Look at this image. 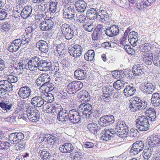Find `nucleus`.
I'll return each instance as SVG.
<instances>
[{"label":"nucleus","mask_w":160,"mask_h":160,"mask_svg":"<svg viewBox=\"0 0 160 160\" xmlns=\"http://www.w3.org/2000/svg\"><path fill=\"white\" fill-rule=\"evenodd\" d=\"M15 144L16 149L17 150H22L25 148V143L22 141H18Z\"/></svg>","instance_id":"obj_55"},{"label":"nucleus","mask_w":160,"mask_h":160,"mask_svg":"<svg viewBox=\"0 0 160 160\" xmlns=\"http://www.w3.org/2000/svg\"><path fill=\"white\" fill-rule=\"evenodd\" d=\"M42 59L39 57L35 56L31 58L29 60L28 64V67L31 71L37 70L39 67V64Z\"/></svg>","instance_id":"obj_10"},{"label":"nucleus","mask_w":160,"mask_h":160,"mask_svg":"<svg viewBox=\"0 0 160 160\" xmlns=\"http://www.w3.org/2000/svg\"><path fill=\"white\" fill-rule=\"evenodd\" d=\"M87 4L83 0H78L75 3V8L77 11L83 12L85 10Z\"/></svg>","instance_id":"obj_27"},{"label":"nucleus","mask_w":160,"mask_h":160,"mask_svg":"<svg viewBox=\"0 0 160 160\" xmlns=\"http://www.w3.org/2000/svg\"><path fill=\"white\" fill-rule=\"evenodd\" d=\"M32 12V8L31 6H26L22 9L20 15L23 18L26 19L31 16Z\"/></svg>","instance_id":"obj_29"},{"label":"nucleus","mask_w":160,"mask_h":160,"mask_svg":"<svg viewBox=\"0 0 160 160\" xmlns=\"http://www.w3.org/2000/svg\"><path fill=\"white\" fill-rule=\"evenodd\" d=\"M7 15L6 10L0 8V20H4L7 17Z\"/></svg>","instance_id":"obj_63"},{"label":"nucleus","mask_w":160,"mask_h":160,"mask_svg":"<svg viewBox=\"0 0 160 160\" xmlns=\"http://www.w3.org/2000/svg\"><path fill=\"white\" fill-rule=\"evenodd\" d=\"M123 129H128L127 125L125 122L122 121H118L115 127L116 131L117 132L118 130H122Z\"/></svg>","instance_id":"obj_43"},{"label":"nucleus","mask_w":160,"mask_h":160,"mask_svg":"<svg viewBox=\"0 0 160 160\" xmlns=\"http://www.w3.org/2000/svg\"><path fill=\"white\" fill-rule=\"evenodd\" d=\"M88 131L94 135H97L101 130V128L97 124L93 122H90L87 126Z\"/></svg>","instance_id":"obj_20"},{"label":"nucleus","mask_w":160,"mask_h":160,"mask_svg":"<svg viewBox=\"0 0 160 160\" xmlns=\"http://www.w3.org/2000/svg\"><path fill=\"white\" fill-rule=\"evenodd\" d=\"M74 83V87H75V90L76 92L80 90L83 87V83L80 81H73Z\"/></svg>","instance_id":"obj_59"},{"label":"nucleus","mask_w":160,"mask_h":160,"mask_svg":"<svg viewBox=\"0 0 160 160\" xmlns=\"http://www.w3.org/2000/svg\"><path fill=\"white\" fill-rule=\"evenodd\" d=\"M148 103L145 100L141 99L138 97H134L132 102L129 104L131 111L136 112L142 111L147 108Z\"/></svg>","instance_id":"obj_2"},{"label":"nucleus","mask_w":160,"mask_h":160,"mask_svg":"<svg viewBox=\"0 0 160 160\" xmlns=\"http://www.w3.org/2000/svg\"><path fill=\"white\" fill-rule=\"evenodd\" d=\"M118 131L116 135L121 138H126L128 134V129H123L122 130Z\"/></svg>","instance_id":"obj_51"},{"label":"nucleus","mask_w":160,"mask_h":160,"mask_svg":"<svg viewBox=\"0 0 160 160\" xmlns=\"http://www.w3.org/2000/svg\"><path fill=\"white\" fill-rule=\"evenodd\" d=\"M39 153L41 158L43 160H49L51 158V154L45 149L40 150Z\"/></svg>","instance_id":"obj_41"},{"label":"nucleus","mask_w":160,"mask_h":160,"mask_svg":"<svg viewBox=\"0 0 160 160\" xmlns=\"http://www.w3.org/2000/svg\"><path fill=\"white\" fill-rule=\"evenodd\" d=\"M10 144L7 142H0V149L5 150L8 149L10 147Z\"/></svg>","instance_id":"obj_60"},{"label":"nucleus","mask_w":160,"mask_h":160,"mask_svg":"<svg viewBox=\"0 0 160 160\" xmlns=\"http://www.w3.org/2000/svg\"><path fill=\"white\" fill-rule=\"evenodd\" d=\"M73 145L70 143H66L60 145L59 150L62 152L69 153L72 152L74 150Z\"/></svg>","instance_id":"obj_26"},{"label":"nucleus","mask_w":160,"mask_h":160,"mask_svg":"<svg viewBox=\"0 0 160 160\" xmlns=\"http://www.w3.org/2000/svg\"><path fill=\"white\" fill-rule=\"evenodd\" d=\"M136 92V89L135 87L129 86L126 87L123 91L124 95L127 97L133 95Z\"/></svg>","instance_id":"obj_36"},{"label":"nucleus","mask_w":160,"mask_h":160,"mask_svg":"<svg viewBox=\"0 0 160 160\" xmlns=\"http://www.w3.org/2000/svg\"><path fill=\"white\" fill-rule=\"evenodd\" d=\"M43 89L47 92L52 91L54 88V86L52 83L49 82L43 87Z\"/></svg>","instance_id":"obj_58"},{"label":"nucleus","mask_w":160,"mask_h":160,"mask_svg":"<svg viewBox=\"0 0 160 160\" xmlns=\"http://www.w3.org/2000/svg\"><path fill=\"white\" fill-rule=\"evenodd\" d=\"M42 109V110L44 112H47L48 113H50L51 110V105H50V104L48 103H44V104H43Z\"/></svg>","instance_id":"obj_61"},{"label":"nucleus","mask_w":160,"mask_h":160,"mask_svg":"<svg viewBox=\"0 0 160 160\" xmlns=\"http://www.w3.org/2000/svg\"><path fill=\"white\" fill-rule=\"evenodd\" d=\"M95 52L93 50H89L84 55L85 59L87 61L91 62L94 60Z\"/></svg>","instance_id":"obj_40"},{"label":"nucleus","mask_w":160,"mask_h":160,"mask_svg":"<svg viewBox=\"0 0 160 160\" xmlns=\"http://www.w3.org/2000/svg\"><path fill=\"white\" fill-rule=\"evenodd\" d=\"M114 122L115 118L114 116L110 114L101 117L98 121V123L102 127H105L112 124Z\"/></svg>","instance_id":"obj_5"},{"label":"nucleus","mask_w":160,"mask_h":160,"mask_svg":"<svg viewBox=\"0 0 160 160\" xmlns=\"http://www.w3.org/2000/svg\"><path fill=\"white\" fill-rule=\"evenodd\" d=\"M18 40H20V43L21 44V46L23 47V46H27L29 43L31 41L32 39L28 37H26L24 35V37L22 39H18Z\"/></svg>","instance_id":"obj_47"},{"label":"nucleus","mask_w":160,"mask_h":160,"mask_svg":"<svg viewBox=\"0 0 160 160\" xmlns=\"http://www.w3.org/2000/svg\"><path fill=\"white\" fill-rule=\"evenodd\" d=\"M36 45L37 47L42 53H46L48 50V43L45 41L42 40H39L37 42Z\"/></svg>","instance_id":"obj_24"},{"label":"nucleus","mask_w":160,"mask_h":160,"mask_svg":"<svg viewBox=\"0 0 160 160\" xmlns=\"http://www.w3.org/2000/svg\"><path fill=\"white\" fill-rule=\"evenodd\" d=\"M125 84V82L124 81L117 80L113 83V88L116 90H119L123 88Z\"/></svg>","instance_id":"obj_46"},{"label":"nucleus","mask_w":160,"mask_h":160,"mask_svg":"<svg viewBox=\"0 0 160 160\" xmlns=\"http://www.w3.org/2000/svg\"><path fill=\"white\" fill-rule=\"evenodd\" d=\"M44 100L40 96L33 97L30 101L31 104L34 107L39 108L44 104Z\"/></svg>","instance_id":"obj_23"},{"label":"nucleus","mask_w":160,"mask_h":160,"mask_svg":"<svg viewBox=\"0 0 160 160\" xmlns=\"http://www.w3.org/2000/svg\"><path fill=\"white\" fill-rule=\"evenodd\" d=\"M102 111L100 112L99 110L92 111L90 114H89L88 117L92 118L93 117L95 118H97L99 117L101 114L102 113Z\"/></svg>","instance_id":"obj_57"},{"label":"nucleus","mask_w":160,"mask_h":160,"mask_svg":"<svg viewBox=\"0 0 160 160\" xmlns=\"http://www.w3.org/2000/svg\"><path fill=\"white\" fill-rule=\"evenodd\" d=\"M62 108L61 106L59 104H53L51 106L50 112L54 115L58 116Z\"/></svg>","instance_id":"obj_39"},{"label":"nucleus","mask_w":160,"mask_h":160,"mask_svg":"<svg viewBox=\"0 0 160 160\" xmlns=\"http://www.w3.org/2000/svg\"><path fill=\"white\" fill-rule=\"evenodd\" d=\"M51 68L52 63L50 61L42 59L38 69L40 71H46L50 70Z\"/></svg>","instance_id":"obj_21"},{"label":"nucleus","mask_w":160,"mask_h":160,"mask_svg":"<svg viewBox=\"0 0 160 160\" xmlns=\"http://www.w3.org/2000/svg\"><path fill=\"white\" fill-rule=\"evenodd\" d=\"M85 71L80 69L76 70L74 72V76L76 79L79 80L84 79L87 77Z\"/></svg>","instance_id":"obj_32"},{"label":"nucleus","mask_w":160,"mask_h":160,"mask_svg":"<svg viewBox=\"0 0 160 160\" xmlns=\"http://www.w3.org/2000/svg\"><path fill=\"white\" fill-rule=\"evenodd\" d=\"M58 2L54 1H51L49 5V12L50 13L55 12L57 10Z\"/></svg>","instance_id":"obj_48"},{"label":"nucleus","mask_w":160,"mask_h":160,"mask_svg":"<svg viewBox=\"0 0 160 160\" xmlns=\"http://www.w3.org/2000/svg\"><path fill=\"white\" fill-rule=\"evenodd\" d=\"M139 89L141 92L147 95L152 94L155 90V86L151 82L140 84Z\"/></svg>","instance_id":"obj_7"},{"label":"nucleus","mask_w":160,"mask_h":160,"mask_svg":"<svg viewBox=\"0 0 160 160\" xmlns=\"http://www.w3.org/2000/svg\"><path fill=\"white\" fill-rule=\"evenodd\" d=\"M63 18L70 20L74 19L75 12L74 8L71 6L65 7L63 9Z\"/></svg>","instance_id":"obj_11"},{"label":"nucleus","mask_w":160,"mask_h":160,"mask_svg":"<svg viewBox=\"0 0 160 160\" xmlns=\"http://www.w3.org/2000/svg\"><path fill=\"white\" fill-rule=\"evenodd\" d=\"M148 142L150 147L152 148L160 146V137L156 134H153L149 137Z\"/></svg>","instance_id":"obj_14"},{"label":"nucleus","mask_w":160,"mask_h":160,"mask_svg":"<svg viewBox=\"0 0 160 160\" xmlns=\"http://www.w3.org/2000/svg\"><path fill=\"white\" fill-rule=\"evenodd\" d=\"M151 44L148 43L142 44L140 48L141 51L143 52H148L151 49Z\"/></svg>","instance_id":"obj_52"},{"label":"nucleus","mask_w":160,"mask_h":160,"mask_svg":"<svg viewBox=\"0 0 160 160\" xmlns=\"http://www.w3.org/2000/svg\"><path fill=\"white\" fill-rule=\"evenodd\" d=\"M153 106L156 107L160 106V93H154L152 94L151 99Z\"/></svg>","instance_id":"obj_34"},{"label":"nucleus","mask_w":160,"mask_h":160,"mask_svg":"<svg viewBox=\"0 0 160 160\" xmlns=\"http://www.w3.org/2000/svg\"><path fill=\"white\" fill-rule=\"evenodd\" d=\"M51 80L50 76L47 73L41 74L36 79V82L38 86H41V88H43Z\"/></svg>","instance_id":"obj_9"},{"label":"nucleus","mask_w":160,"mask_h":160,"mask_svg":"<svg viewBox=\"0 0 160 160\" xmlns=\"http://www.w3.org/2000/svg\"><path fill=\"white\" fill-rule=\"evenodd\" d=\"M31 90L28 86L21 87L18 91V95L20 98L26 99L28 98L30 96Z\"/></svg>","instance_id":"obj_15"},{"label":"nucleus","mask_w":160,"mask_h":160,"mask_svg":"<svg viewBox=\"0 0 160 160\" xmlns=\"http://www.w3.org/2000/svg\"><path fill=\"white\" fill-rule=\"evenodd\" d=\"M81 114L78 110L77 111L75 109L71 110L68 121L73 124L81 122Z\"/></svg>","instance_id":"obj_12"},{"label":"nucleus","mask_w":160,"mask_h":160,"mask_svg":"<svg viewBox=\"0 0 160 160\" xmlns=\"http://www.w3.org/2000/svg\"><path fill=\"white\" fill-rule=\"evenodd\" d=\"M82 48L77 44H72L68 48V52L72 56L78 58L82 54Z\"/></svg>","instance_id":"obj_6"},{"label":"nucleus","mask_w":160,"mask_h":160,"mask_svg":"<svg viewBox=\"0 0 160 160\" xmlns=\"http://www.w3.org/2000/svg\"><path fill=\"white\" fill-rule=\"evenodd\" d=\"M83 27L85 31L88 32H92L95 28L93 23L88 21L83 24Z\"/></svg>","instance_id":"obj_45"},{"label":"nucleus","mask_w":160,"mask_h":160,"mask_svg":"<svg viewBox=\"0 0 160 160\" xmlns=\"http://www.w3.org/2000/svg\"><path fill=\"white\" fill-rule=\"evenodd\" d=\"M62 74H60L59 72L56 73V78L55 79V82L56 84L60 85L63 82L64 79L62 77Z\"/></svg>","instance_id":"obj_50"},{"label":"nucleus","mask_w":160,"mask_h":160,"mask_svg":"<svg viewBox=\"0 0 160 160\" xmlns=\"http://www.w3.org/2000/svg\"><path fill=\"white\" fill-rule=\"evenodd\" d=\"M20 41L17 39L12 41L7 48V50L10 52H15L18 51L21 47Z\"/></svg>","instance_id":"obj_18"},{"label":"nucleus","mask_w":160,"mask_h":160,"mask_svg":"<svg viewBox=\"0 0 160 160\" xmlns=\"http://www.w3.org/2000/svg\"><path fill=\"white\" fill-rule=\"evenodd\" d=\"M73 81L70 83L68 86L67 88L68 89L67 92L69 94H71L72 92V93L76 92L75 90V87H74V83Z\"/></svg>","instance_id":"obj_56"},{"label":"nucleus","mask_w":160,"mask_h":160,"mask_svg":"<svg viewBox=\"0 0 160 160\" xmlns=\"http://www.w3.org/2000/svg\"><path fill=\"white\" fill-rule=\"evenodd\" d=\"M71 110L67 109L66 108H62L58 116V119L63 122L68 121L70 114Z\"/></svg>","instance_id":"obj_17"},{"label":"nucleus","mask_w":160,"mask_h":160,"mask_svg":"<svg viewBox=\"0 0 160 160\" xmlns=\"http://www.w3.org/2000/svg\"><path fill=\"white\" fill-rule=\"evenodd\" d=\"M16 133H12L9 134L8 139L10 142L12 144H15L18 141Z\"/></svg>","instance_id":"obj_53"},{"label":"nucleus","mask_w":160,"mask_h":160,"mask_svg":"<svg viewBox=\"0 0 160 160\" xmlns=\"http://www.w3.org/2000/svg\"><path fill=\"white\" fill-rule=\"evenodd\" d=\"M114 89L111 86H108L104 87L102 88L103 94L102 95V100L105 102H108L110 98V95L112 94V92Z\"/></svg>","instance_id":"obj_16"},{"label":"nucleus","mask_w":160,"mask_h":160,"mask_svg":"<svg viewBox=\"0 0 160 160\" xmlns=\"http://www.w3.org/2000/svg\"><path fill=\"white\" fill-rule=\"evenodd\" d=\"M61 29L63 37L67 40L72 39L75 36V29L68 24H62L61 26Z\"/></svg>","instance_id":"obj_3"},{"label":"nucleus","mask_w":160,"mask_h":160,"mask_svg":"<svg viewBox=\"0 0 160 160\" xmlns=\"http://www.w3.org/2000/svg\"><path fill=\"white\" fill-rule=\"evenodd\" d=\"M148 118L144 116L139 117L136 121V127L139 130L146 131L150 127Z\"/></svg>","instance_id":"obj_4"},{"label":"nucleus","mask_w":160,"mask_h":160,"mask_svg":"<svg viewBox=\"0 0 160 160\" xmlns=\"http://www.w3.org/2000/svg\"><path fill=\"white\" fill-rule=\"evenodd\" d=\"M7 80L11 83H15L17 82L18 79L17 77L9 75L7 76Z\"/></svg>","instance_id":"obj_64"},{"label":"nucleus","mask_w":160,"mask_h":160,"mask_svg":"<svg viewBox=\"0 0 160 160\" xmlns=\"http://www.w3.org/2000/svg\"><path fill=\"white\" fill-rule=\"evenodd\" d=\"M145 113L149 118H148L149 119V120L151 121L156 120L157 116L154 109L148 107L145 109Z\"/></svg>","instance_id":"obj_31"},{"label":"nucleus","mask_w":160,"mask_h":160,"mask_svg":"<svg viewBox=\"0 0 160 160\" xmlns=\"http://www.w3.org/2000/svg\"><path fill=\"white\" fill-rule=\"evenodd\" d=\"M54 22L50 19L46 20L41 22L40 24V28L42 31L52 30L54 26Z\"/></svg>","instance_id":"obj_19"},{"label":"nucleus","mask_w":160,"mask_h":160,"mask_svg":"<svg viewBox=\"0 0 160 160\" xmlns=\"http://www.w3.org/2000/svg\"><path fill=\"white\" fill-rule=\"evenodd\" d=\"M145 70L142 64H137L134 65L132 68V72L134 75L139 76L143 75Z\"/></svg>","instance_id":"obj_25"},{"label":"nucleus","mask_w":160,"mask_h":160,"mask_svg":"<svg viewBox=\"0 0 160 160\" xmlns=\"http://www.w3.org/2000/svg\"><path fill=\"white\" fill-rule=\"evenodd\" d=\"M157 148H152L149 147L148 149H145L143 151V156L145 159L148 160L151 157L152 153L154 152H156V151H157Z\"/></svg>","instance_id":"obj_33"},{"label":"nucleus","mask_w":160,"mask_h":160,"mask_svg":"<svg viewBox=\"0 0 160 160\" xmlns=\"http://www.w3.org/2000/svg\"><path fill=\"white\" fill-rule=\"evenodd\" d=\"M86 16L90 20L97 19L103 23L108 22L110 19V17L106 11L94 8H90L88 10Z\"/></svg>","instance_id":"obj_1"},{"label":"nucleus","mask_w":160,"mask_h":160,"mask_svg":"<svg viewBox=\"0 0 160 160\" xmlns=\"http://www.w3.org/2000/svg\"><path fill=\"white\" fill-rule=\"evenodd\" d=\"M56 51L60 55L62 54H63L65 50L64 48L63 44H60L58 45L56 47Z\"/></svg>","instance_id":"obj_62"},{"label":"nucleus","mask_w":160,"mask_h":160,"mask_svg":"<svg viewBox=\"0 0 160 160\" xmlns=\"http://www.w3.org/2000/svg\"><path fill=\"white\" fill-rule=\"evenodd\" d=\"M25 33L24 35L26 37H28L32 39L35 36V29L32 26H30L27 27L25 29Z\"/></svg>","instance_id":"obj_37"},{"label":"nucleus","mask_w":160,"mask_h":160,"mask_svg":"<svg viewBox=\"0 0 160 160\" xmlns=\"http://www.w3.org/2000/svg\"><path fill=\"white\" fill-rule=\"evenodd\" d=\"M29 120L33 122H36L39 121L40 118V112L38 111V112L33 113L30 114L29 116L27 117Z\"/></svg>","instance_id":"obj_42"},{"label":"nucleus","mask_w":160,"mask_h":160,"mask_svg":"<svg viewBox=\"0 0 160 160\" xmlns=\"http://www.w3.org/2000/svg\"><path fill=\"white\" fill-rule=\"evenodd\" d=\"M155 56L153 61L154 64L157 67H160V49L159 48H155Z\"/></svg>","instance_id":"obj_38"},{"label":"nucleus","mask_w":160,"mask_h":160,"mask_svg":"<svg viewBox=\"0 0 160 160\" xmlns=\"http://www.w3.org/2000/svg\"><path fill=\"white\" fill-rule=\"evenodd\" d=\"M26 108L27 110L25 112L26 113H23L22 114L20 118H24L26 116L28 117L30 115V114H33V113H34L38 111L37 109H36L35 107H33L32 106H28Z\"/></svg>","instance_id":"obj_35"},{"label":"nucleus","mask_w":160,"mask_h":160,"mask_svg":"<svg viewBox=\"0 0 160 160\" xmlns=\"http://www.w3.org/2000/svg\"><path fill=\"white\" fill-rule=\"evenodd\" d=\"M12 84L7 80L0 81V88L3 90L10 92L12 90Z\"/></svg>","instance_id":"obj_28"},{"label":"nucleus","mask_w":160,"mask_h":160,"mask_svg":"<svg viewBox=\"0 0 160 160\" xmlns=\"http://www.w3.org/2000/svg\"><path fill=\"white\" fill-rule=\"evenodd\" d=\"M70 158L73 160H81L82 156L78 152H73L70 154Z\"/></svg>","instance_id":"obj_54"},{"label":"nucleus","mask_w":160,"mask_h":160,"mask_svg":"<svg viewBox=\"0 0 160 160\" xmlns=\"http://www.w3.org/2000/svg\"><path fill=\"white\" fill-rule=\"evenodd\" d=\"M101 138L102 140L105 141H109L113 138L112 136H110L109 131H106L104 134L101 137Z\"/></svg>","instance_id":"obj_49"},{"label":"nucleus","mask_w":160,"mask_h":160,"mask_svg":"<svg viewBox=\"0 0 160 160\" xmlns=\"http://www.w3.org/2000/svg\"><path fill=\"white\" fill-rule=\"evenodd\" d=\"M144 143L141 141H138L133 143L130 150L131 155H136L144 149Z\"/></svg>","instance_id":"obj_8"},{"label":"nucleus","mask_w":160,"mask_h":160,"mask_svg":"<svg viewBox=\"0 0 160 160\" xmlns=\"http://www.w3.org/2000/svg\"><path fill=\"white\" fill-rule=\"evenodd\" d=\"M13 107V103L6 100H2L0 102V107L6 111V113L9 110H12Z\"/></svg>","instance_id":"obj_30"},{"label":"nucleus","mask_w":160,"mask_h":160,"mask_svg":"<svg viewBox=\"0 0 160 160\" xmlns=\"http://www.w3.org/2000/svg\"><path fill=\"white\" fill-rule=\"evenodd\" d=\"M128 40L132 46H137L138 40V34L135 31L130 32L128 37Z\"/></svg>","instance_id":"obj_22"},{"label":"nucleus","mask_w":160,"mask_h":160,"mask_svg":"<svg viewBox=\"0 0 160 160\" xmlns=\"http://www.w3.org/2000/svg\"><path fill=\"white\" fill-rule=\"evenodd\" d=\"M78 110L80 113H82L86 117H88L89 114L92 111V105L89 103H82L80 105Z\"/></svg>","instance_id":"obj_13"},{"label":"nucleus","mask_w":160,"mask_h":160,"mask_svg":"<svg viewBox=\"0 0 160 160\" xmlns=\"http://www.w3.org/2000/svg\"><path fill=\"white\" fill-rule=\"evenodd\" d=\"M155 1L156 0H143L142 1L140 2L141 4L140 7L142 8V10H144L147 7L152 5Z\"/></svg>","instance_id":"obj_44"}]
</instances>
